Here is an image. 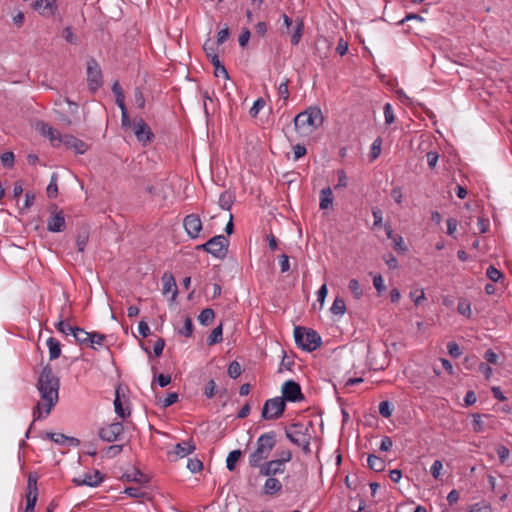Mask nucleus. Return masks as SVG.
Listing matches in <instances>:
<instances>
[{
    "label": "nucleus",
    "mask_w": 512,
    "mask_h": 512,
    "mask_svg": "<svg viewBox=\"0 0 512 512\" xmlns=\"http://www.w3.org/2000/svg\"><path fill=\"white\" fill-rule=\"evenodd\" d=\"M26 497V507L23 512H34V508L37 502V496H25Z\"/></svg>",
    "instance_id": "63"
},
{
    "label": "nucleus",
    "mask_w": 512,
    "mask_h": 512,
    "mask_svg": "<svg viewBox=\"0 0 512 512\" xmlns=\"http://www.w3.org/2000/svg\"><path fill=\"white\" fill-rule=\"evenodd\" d=\"M379 413L385 417L389 418L392 415V407L389 401H382L379 404Z\"/></svg>",
    "instance_id": "49"
},
{
    "label": "nucleus",
    "mask_w": 512,
    "mask_h": 512,
    "mask_svg": "<svg viewBox=\"0 0 512 512\" xmlns=\"http://www.w3.org/2000/svg\"><path fill=\"white\" fill-rule=\"evenodd\" d=\"M194 326L192 319L189 316L185 317L184 327L179 330V333L185 337H191L193 334Z\"/></svg>",
    "instance_id": "42"
},
{
    "label": "nucleus",
    "mask_w": 512,
    "mask_h": 512,
    "mask_svg": "<svg viewBox=\"0 0 512 512\" xmlns=\"http://www.w3.org/2000/svg\"><path fill=\"white\" fill-rule=\"evenodd\" d=\"M368 467L375 472H381L385 468V462L382 458L371 454L368 456Z\"/></svg>",
    "instance_id": "27"
},
{
    "label": "nucleus",
    "mask_w": 512,
    "mask_h": 512,
    "mask_svg": "<svg viewBox=\"0 0 512 512\" xmlns=\"http://www.w3.org/2000/svg\"><path fill=\"white\" fill-rule=\"evenodd\" d=\"M333 193L330 187L324 188L320 192V209H328L333 203Z\"/></svg>",
    "instance_id": "25"
},
{
    "label": "nucleus",
    "mask_w": 512,
    "mask_h": 512,
    "mask_svg": "<svg viewBox=\"0 0 512 512\" xmlns=\"http://www.w3.org/2000/svg\"><path fill=\"white\" fill-rule=\"evenodd\" d=\"M447 349H448L449 354L453 358H458L462 354V351H461L459 345L456 342H453V341L449 342L447 344Z\"/></svg>",
    "instance_id": "56"
},
{
    "label": "nucleus",
    "mask_w": 512,
    "mask_h": 512,
    "mask_svg": "<svg viewBox=\"0 0 512 512\" xmlns=\"http://www.w3.org/2000/svg\"><path fill=\"white\" fill-rule=\"evenodd\" d=\"M457 310L464 316L470 317L471 315L470 303L466 300H462L458 303Z\"/></svg>",
    "instance_id": "54"
},
{
    "label": "nucleus",
    "mask_w": 512,
    "mask_h": 512,
    "mask_svg": "<svg viewBox=\"0 0 512 512\" xmlns=\"http://www.w3.org/2000/svg\"><path fill=\"white\" fill-rule=\"evenodd\" d=\"M177 393H168L167 396L161 401V406L167 408L178 401Z\"/></svg>",
    "instance_id": "57"
},
{
    "label": "nucleus",
    "mask_w": 512,
    "mask_h": 512,
    "mask_svg": "<svg viewBox=\"0 0 512 512\" xmlns=\"http://www.w3.org/2000/svg\"><path fill=\"white\" fill-rule=\"evenodd\" d=\"M330 310L334 315H343L346 312L345 301L340 297H336Z\"/></svg>",
    "instance_id": "36"
},
{
    "label": "nucleus",
    "mask_w": 512,
    "mask_h": 512,
    "mask_svg": "<svg viewBox=\"0 0 512 512\" xmlns=\"http://www.w3.org/2000/svg\"><path fill=\"white\" fill-rule=\"evenodd\" d=\"M47 346L49 349V358L50 360H55L60 357L61 355V344L60 342L54 338L49 337L47 340Z\"/></svg>",
    "instance_id": "21"
},
{
    "label": "nucleus",
    "mask_w": 512,
    "mask_h": 512,
    "mask_svg": "<svg viewBox=\"0 0 512 512\" xmlns=\"http://www.w3.org/2000/svg\"><path fill=\"white\" fill-rule=\"evenodd\" d=\"M121 109V125L123 128L133 127V123L130 120L128 111L126 107H122Z\"/></svg>",
    "instance_id": "58"
},
{
    "label": "nucleus",
    "mask_w": 512,
    "mask_h": 512,
    "mask_svg": "<svg viewBox=\"0 0 512 512\" xmlns=\"http://www.w3.org/2000/svg\"><path fill=\"white\" fill-rule=\"evenodd\" d=\"M124 493L129 495L132 498H144L147 495L146 492L142 491L138 487H127L124 490Z\"/></svg>",
    "instance_id": "47"
},
{
    "label": "nucleus",
    "mask_w": 512,
    "mask_h": 512,
    "mask_svg": "<svg viewBox=\"0 0 512 512\" xmlns=\"http://www.w3.org/2000/svg\"><path fill=\"white\" fill-rule=\"evenodd\" d=\"M59 142L63 143L67 148L75 150L78 154H84L88 149V145L84 141L72 135L62 136V138H59Z\"/></svg>",
    "instance_id": "14"
},
{
    "label": "nucleus",
    "mask_w": 512,
    "mask_h": 512,
    "mask_svg": "<svg viewBox=\"0 0 512 512\" xmlns=\"http://www.w3.org/2000/svg\"><path fill=\"white\" fill-rule=\"evenodd\" d=\"M266 102L263 98H258L250 108L249 114L252 118H256L259 111L264 108Z\"/></svg>",
    "instance_id": "45"
},
{
    "label": "nucleus",
    "mask_w": 512,
    "mask_h": 512,
    "mask_svg": "<svg viewBox=\"0 0 512 512\" xmlns=\"http://www.w3.org/2000/svg\"><path fill=\"white\" fill-rule=\"evenodd\" d=\"M242 455L241 450H233L231 451L226 459V467L229 471H234L236 468V463L239 461L240 457Z\"/></svg>",
    "instance_id": "33"
},
{
    "label": "nucleus",
    "mask_w": 512,
    "mask_h": 512,
    "mask_svg": "<svg viewBox=\"0 0 512 512\" xmlns=\"http://www.w3.org/2000/svg\"><path fill=\"white\" fill-rule=\"evenodd\" d=\"M155 381L159 384L160 387H166L171 382V376L165 375V374H159L157 377L154 378L151 386L154 388Z\"/></svg>",
    "instance_id": "55"
},
{
    "label": "nucleus",
    "mask_w": 512,
    "mask_h": 512,
    "mask_svg": "<svg viewBox=\"0 0 512 512\" xmlns=\"http://www.w3.org/2000/svg\"><path fill=\"white\" fill-rule=\"evenodd\" d=\"M183 226L187 234L195 239L199 236L200 231L202 230V221L198 214H189L183 220Z\"/></svg>",
    "instance_id": "13"
},
{
    "label": "nucleus",
    "mask_w": 512,
    "mask_h": 512,
    "mask_svg": "<svg viewBox=\"0 0 512 512\" xmlns=\"http://www.w3.org/2000/svg\"><path fill=\"white\" fill-rule=\"evenodd\" d=\"M285 408V401L281 397L268 399L262 409V418L265 420L278 419L283 415Z\"/></svg>",
    "instance_id": "6"
},
{
    "label": "nucleus",
    "mask_w": 512,
    "mask_h": 512,
    "mask_svg": "<svg viewBox=\"0 0 512 512\" xmlns=\"http://www.w3.org/2000/svg\"><path fill=\"white\" fill-rule=\"evenodd\" d=\"M312 427V422L309 421L307 425L302 423H293L288 429H286V437L295 445H300L303 438H311L309 434V428Z\"/></svg>",
    "instance_id": "7"
},
{
    "label": "nucleus",
    "mask_w": 512,
    "mask_h": 512,
    "mask_svg": "<svg viewBox=\"0 0 512 512\" xmlns=\"http://www.w3.org/2000/svg\"><path fill=\"white\" fill-rule=\"evenodd\" d=\"M323 121L324 117L321 109L317 106H311L294 118V126L299 133L309 135L320 127Z\"/></svg>",
    "instance_id": "2"
},
{
    "label": "nucleus",
    "mask_w": 512,
    "mask_h": 512,
    "mask_svg": "<svg viewBox=\"0 0 512 512\" xmlns=\"http://www.w3.org/2000/svg\"><path fill=\"white\" fill-rule=\"evenodd\" d=\"M296 344L304 351L312 352L322 345L321 336L317 331L302 326L294 328Z\"/></svg>",
    "instance_id": "4"
},
{
    "label": "nucleus",
    "mask_w": 512,
    "mask_h": 512,
    "mask_svg": "<svg viewBox=\"0 0 512 512\" xmlns=\"http://www.w3.org/2000/svg\"><path fill=\"white\" fill-rule=\"evenodd\" d=\"M162 283L163 294H168L169 292H172V300H174L178 294V290L173 275L167 272L164 273L162 276Z\"/></svg>",
    "instance_id": "16"
},
{
    "label": "nucleus",
    "mask_w": 512,
    "mask_h": 512,
    "mask_svg": "<svg viewBox=\"0 0 512 512\" xmlns=\"http://www.w3.org/2000/svg\"><path fill=\"white\" fill-rule=\"evenodd\" d=\"M242 373L241 365L237 361H232L228 367V375L232 379L238 378Z\"/></svg>",
    "instance_id": "44"
},
{
    "label": "nucleus",
    "mask_w": 512,
    "mask_h": 512,
    "mask_svg": "<svg viewBox=\"0 0 512 512\" xmlns=\"http://www.w3.org/2000/svg\"><path fill=\"white\" fill-rule=\"evenodd\" d=\"M103 481V475L99 470H94L93 473H86L81 483H85L86 486L96 487Z\"/></svg>",
    "instance_id": "19"
},
{
    "label": "nucleus",
    "mask_w": 512,
    "mask_h": 512,
    "mask_svg": "<svg viewBox=\"0 0 512 512\" xmlns=\"http://www.w3.org/2000/svg\"><path fill=\"white\" fill-rule=\"evenodd\" d=\"M381 146H382V139L380 137H377L372 145H371V148H370V152H369V160L372 162L374 160H376L380 153H381Z\"/></svg>",
    "instance_id": "35"
},
{
    "label": "nucleus",
    "mask_w": 512,
    "mask_h": 512,
    "mask_svg": "<svg viewBox=\"0 0 512 512\" xmlns=\"http://www.w3.org/2000/svg\"><path fill=\"white\" fill-rule=\"evenodd\" d=\"M133 131L139 142L149 143L154 139L153 132L142 118L133 120Z\"/></svg>",
    "instance_id": "11"
},
{
    "label": "nucleus",
    "mask_w": 512,
    "mask_h": 512,
    "mask_svg": "<svg viewBox=\"0 0 512 512\" xmlns=\"http://www.w3.org/2000/svg\"><path fill=\"white\" fill-rule=\"evenodd\" d=\"M33 8L45 17L54 16L58 10L56 0H37L33 4Z\"/></svg>",
    "instance_id": "15"
},
{
    "label": "nucleus",
    "mask_w": 512,
    "mask_h": 512,
    "mask_svg": "<svg viewBox=\"0 0 512 512\" xmlns=\"http://www.w3.org/2000/svg\"><path fill=\"white\" fill-rule=\"evenodd\" d=\"M234 203V195L230 191H224L219 197V205L224 210H230Z\"/></svg>",
    "instance_id": "32"
},
{
    "label": "nucleus",
    "mask_w": 512,
    "mask_h": 512,
    "mask_svg": "<svg viewBox=\"0 0 512 512\" xmlns=\"http://www.w3.org/2000/svg\"><path fill=\"white\" fill-rule=\"evenodd\" d=\"M282 399L284 401L289 402H300L304 400V395L302 393L301 387L299 383L288 380L282 385Z\"/></svg>",
    "instance_id": "9"
},
{
    "label": "nucleus",
    "mask_w": 512,
    "mask_h": 512,
    "mask_svg": "<svg viewBox=\"0 0 512 512\" xmlns=\"http://www.w3.org/2000/svg\"><path fill=\"white\" fill-rule=\"evenodd\" d=\"M62 36L68 43H71V44L77 43V36L73 33V31L70 27L64 28V30L62 32Z\"/></svg>",
    "instance_id": "61"
},
{
    "label": "nucleus",
    "mask_w": 512,
    "mask_h": 512,
    "mask_svg": "<svg viewBox=\"0 0 512 512\" xmlns=\"http://www.w3.org/2000/svg\"><path fill=\"white\" fill-rule=\"evenodd\" d=\"M384 116H385V123L388 125L392 124L395 120L392 106L390 103H386L384 105Z\"/></svg>",
    "instance_id": "60"
},
{
    "label": "nucleus",
    "mask_w": 512,
    "mask_h": 512,
    "mask_svg": "<svg viewBox=\"0 0 512 512\" xmlns=\"http://www.w3.org/2000/svg\"><path fill=\"white\" fill-rule=\"evenodd\" d=\"M123 479H125L126 481L128 482H136V483H139V484H145V483H148L149 482V477L145 474H143L141 471L139 470H135L133 473L131 474H124L122 476Z\"/></svg>",
    "instance_id": "26"
},
{
    "label": "nucleus",
    "mask_w": 512,
    "mask_h": 512,
    "mask_svg": "<svg viewBox=\"0 0 512 512\" xmlns=\"http://www.w3.org/2000/svg\"><path fill=\"white\" fill-rule=\"evenodd\" d=\"M187 468L192 473H197L203 469V463L199 459H189L187 463Z\"/></svg>",
    "instance_id": "52"
},
{
    "label": "nucleus",
    "mask_w": 512,
    "mask_h": 512,
    "mask_svg": "<svg viewBox=\"0 0 512 512\" xmlns=\"http://www.w3.org/2000/svg\"><path fill=\"white\" fill-rule=\"evenodd\" d=\"M134 101L138 108L143 109L145 107V98L140 88L134 90Z\"/></svg>",
    "instance_id": "59"
},
{
    "label": "nucleus",
    "mask_w": 512,
    "mask_h": 512,
    "mask_svg": "<svg viewBox=\"0 0 512 512\" xmlns=\"http://www.w3.org/2000/svg\"><path fill=\"white\" fill-rule=\"evenodd\" d=\"M276 432L269 431L267 433L262 434L256 443V449L249 455V465L253 468L260 466V463L263 460H266L271 451L276 446Z\"/></svg>",
    "instance_id": "3"
},
{
    "label": "nucleus",
    "mask_w": 512,
    "mask_h": 512,
    "mask_svg": "<svg viewBox=\"0 0 512 512\" xmlns=\"http://www.w3.org/2000/svg\"><path fill=\"white\" fill-rule=\"evenodd\" d=\"M67 329L73 334L76 342L88 345L89 340H91V333L80 327L67 326Z\"/></svg>",
    "instance_id": "17"
},
{
    "label": "nucleus",
    "mask_w": 512,
    "mask_h": 512,
    "mask_svg": "<svg viewBox=\"0 0 512 512\" xmlns=\"http://www.w3.org/2000/svg\"><path fill=\"white\" fill-rule=\"evenodd\" d=\"M289 80L285 79L278 86V95L283 100H287L289 98V88H288Z\"/></svg>",
    "instance_id": "48"
},
{
    "label": "nucleus",
    "mask_w": 512,
    "mask_h": 512,
    "mask_svg": "<svg viewBox=\"0 0 512 512\" xmlns=\"http://www.w3.org/2000/svg\"><path fill=\"white\" fill-rule=\"evenodd\" d=\"M296 22V26L293 30V33L291 35V38H290V42L292 45H298L299 42L301 41V38L303 36V33H304V21L302 18H297L295 20Z\"/></svg>",
    "instance_id": "22"
},
{
    "label": "nucleus",
    "mask_w": 512,
    "mask_h": 512,
    "mask_svg": "<svg viewBox=\"0 0 512 512\" xmlns=\"http://www.w3.org/2000/svg\"><path fill=\"white\" fill-rule=\"evenodd\" d=\"M210 254L218 259H224L228 252L229 240L224 235H217L207 241Z\"/></svg>",
    "instance_id": "8"
},
{
    "label": "nucleus",
    "mask_w": 512,
    "mask_h": 512,
    "mask_svg": "<svg viewBox=\"0 0 512 512\" xmlns=\"http://www.w3.org/2000/svg\"><path fill=\"white\" fill-rule=\"evenodd\" d=\"M37 480L38 476L36 473H29L28 481H27V492L25 496H37L38 497V488H37Z\"/></svg>",
    "instance_id": "29"
},
{
    "label": "nucleus",
    "mask_w": 512,
    "mask_h": 512,
    "mask_svg": "<svg viewBox=\"0 0 512 512\" xmlns=\"http://www.w3.org/2000/svg\"><path fill=\"white\" fill-rule=\"evenodd\" d=\"M46 437L58 444H65L66 442H68L70 445H74V446L79 444V440L77 438L68 437L61 433H59V434L47 433Z\"/></svg>",
    "instance_id": "23"
},
{
    "label": "nucleus",
    "mask_w": 512,
    "mask_h": 512,
    "mask_svg": "<svg viewBox=\"0 0 512 512\" xmlns=\"http://www.w3.org/2000/svg\"><path fill=\"white\" fill-rule=\"evenodd\" d=\"M486 275L493 282H497L503 277V274L496 267H494L492 265H490L487 268Z\"/></svg>",
    "instance_id": "46"
},
{
    "label": "nucleus",
    "mask_w": 512,
    "mask_h": 512,
    "mask_svg": "<svg viewBox=\"0 0 512 512\" xmlns=\"http://www.w3.org/2000/svg\"><path fill=\"white\" fill-rule=\"evenodd\" d=\"M105 338H106V336L104 334H101L98 332H92L91 340H89L88 346L95 349V347L93 345L94 344L102 345Z\"/></svg>",
    "instance_id": "53"
},
{
    "label": "nucleus",
    "mask_w": 512,
    "mask_h": 512,
    "mask_svg": "<svg viewBox=\"0 0 512 512\" xmlns=\"http://www.w3.org/2000/svg\"><path fill=\"white\" fill-rule=\"evenodd\" d=\"M39 126H40V130H41L42 134L44 136L48 137L52 142H54V141L59 142V138H62L60 132L58 130L54 129L53 127H51L49 124L40 122Z\"/></svg>",
    "instance_id": "24"
},
{
    "label": "nucleus",
    "mask_w": 512,
    "mask_h": 512,
    "mask_svg": "<svg viewBox=\"0 0 512 512\" xmlns=\"http://www.w3.org/2000/svg\"><path fill=\"white\" fill-rule=\"evenodd\" d=\"M272 476L282 474L285 471V464L277 459L269 461Z\"/></svg>",
    "instance_id": "43"
},
{
    "label": "nucleus",
    "mask_w": 512,
    "mask_h": 512,
    "mask_svg": "<svg viewBox=\"0 0 512 512\" xmlns=\"http://www.w3.org/2000/svg\"><path fill=\"white\" fill-rule=\"evenodd\" d=\"M89 240V233L87 230H82L78 233L76 238V245L79 252H83Z\"/></svg>",
    "instance_id": "37"
},
{
    "label": "nucleus",
    "mask_w": 512,
    "mask_h": 512,
    "mask_svg": "<svg viewBox=\"0 0 512 512\" xmlns=\"http://www.w3.org/2000/svg\"><path fill=\"white\" fill-rule=\"evenodd\" d=\"M203 50L205 51L206 53V56L210 59V62L212 63V65L214 64H217L218 62H220L219 60V56L218 54L216 53V50L215 48L213 47V44L210 43L209 40H207L204 45H203Z\"/></svg>",
    "instance_id": "34"
},
{
    "label": "nucleus",
    "mask_w": 512,
    "mask_h": 512,
    "mask_svg": "<svg viewBox=\"0 0 512 512\" xmlns=\"http://www.w3.org/2000/svg\"><path fill=\"white\" fill-rule=\"evenodd\" d=\"M87 82L91 93H95L103 85L102 71L94 58L87 61Z\"/></svg>",
    "instance_id": "5"
},
{
    "label": "nucleus",
    "mask_w": 512,
    "mask_h": 512,
    "mask_svg": "<svg viewBox=\"0 0 512 512\" xmlns=\"http://www.w3.org/2000/svg\"><path fill=\"white\" fill-rule=\"evenodd\" d=\"M349 290L353 294V297L357 300H359L363 296V290L359 284V281L357 279H351L349 281L348 285Z\"/></svg>",
    "instance_id": "40"
},
{
    "label": "nucleus",
    "mask_w": 512,
    "mask_h": 512,
    "mask_svg": "<svg viewBox=\"0 0 512 512\" xmlns=\"http://www.w3.org/2000/svg\"><path fill=\"white\" fill-rule=\"evenodd\" d=\"M112 92L116 98V104L119 108L126 107L125 105V95L122 87L120 86L118 81H115L112 85Z\"/></svg>",
    "instance_id": "31"
},
{
    "label": "nucleus",
    "mask_w": 512,
    "mask_h": 512,
    "mask_svg": "<svg viewBox=\"0 0 512 512\" xmlns=\"http://www.w3.org/2000/svg\"><path fill=\"white\" fill-rule=\"evenodd\" d=\"M215 318V312L212 308H205L201 311L198 316V320L201 325L208 326L210 325Z\"/></svg>",
    "instance_id": "30"
},
{
    "label": "nucleus",
    "mask_w": 512,
    "mask_h": 512,
    "mask_svg": "<svg viewBox=\"0 0 512 512\" xmlns=\"http://www.w3.org/2000/svg\"><path fill=\"white\" fill-rule=\"evenodd\" d=\"M124 426L121 422H113L98 431V436L105 442H114L123 433Z\"/></svg>",
    "instance_id": "10"
},
{
    "label": "nucleus",
    "mask_w": 512,
    "mask_h": 512,
    "mask_svg": "<svg viewBox=\"0 0 512 512\" xmlns=\"http://www.w3.org/2000/svg\"><path fill=\"white\" fill-rule=\"evenodd\" d=\"M114 406H115V412L116 414L121 417L122 419H125L126 417H128L130 415V411H125V409L123 408V405H122V402L120 400V397H119V392L116 391V397H115V400H114Z\"/></svg>",
    "instance_id": "41"
},
{
    "label": "nucleus",
    "mask_w": 512,
    "mask_h": 512,
    "mask_svg": "<svg viewBox=\"0 0 512 512\" xmlns=\"http://www.w3.org/2000/svg\"><path fill=\"white\" fill-rule=\"evenodd\" d=\"M36 388L41 400L33 408L34 421L42 418V410L45 415H49L59 400L60 379L54 374L49 364L43 367Z\"/></svg>",
    "instance_id": "1"
},
{
    "label": "nucleus",
    "mask_w": 512,
    "mask_h": 512,
    "mask_svg": "<svg viewBox=\"0 0 512 512\" xmlns=\"http://www.w3.org/2000/svg\"><path fill=\"white\" fill-rule=\"evenodd\" d=\"M497 455L499 457V460L502 464H504L507 459L509 458L510 451L509 449L504 445H498L496 448Z\"/></svg>",
    "instance_id": "50"
},
{
    "label": "nucleus",
    "mask_w": 512,
    "mask_h": 512,
    "mask_svg": "<svg viewBox=\"0 0 512 512\" xmlns=\"http://www.w3.org/2000/svg\"><path fill=\"white\" fill-rule=\"evenodd\" d=\"M281 489V482L278 479L274 478V476H272L270 478H267V480L265 481L263 492L266 495H275L278 492H280Z\"/></svg>",
    "instance_id": "18"
},
{
    "label": "nucleus",
    "mask_w": 512,
    "mask_h": 512,
    "mask_svg": "<svg viewBox=\"0 0 512 512\" xmlns=\"http://www.w3.org/2000/svg\"><path fill=\"white\" fill-rule=\"evenodd\" d=\"M65 217L62 210L56 205L51 206V215L47 221V229L50 232H62L65 229Z\"/></svg>",
    "instance_id": "12"
},
{
    "label": "nucleus",
    "mask_w": 512,
    "mask_h": 512,
    "mask_svg": "<svg viewBox=\"0 0 512 512\" xmlns=\"http://www.w3.org/2000/svg\"><path fill=\"white\" fill-rule=\"evenodd\" d=\"M195 450V445H193L189 441H183L181 443H178L174 447V454L178 457H185L189 454H191Z\"/></svg>",
    "instance_id": "20"
},
{
    "label": "nucleus",
    "mask_w": 512,
    "mask_h": 512,
    "mask_svg": "<svg viewBox=\"0 0 512 512\" xmlns=\"http://www.w3.org/2000/svg\"><path fill=\"white\" fill-rule=\"evenodd\" d=\"M123 450V445H111L105 448L104 455L107 457H115Z\"/></svg>",
    "instance_id": "51"
},
{
    "label": "nucleus",
    "mask_w": 512,
    "mask_h": 512,
    "mask_svg": "<svg viewBox=\"0 0 512 512\" xmlns=\"http://www.w3.org/2000/svg\"><path fill=\"white\" fill-rule=\"evenodd\" d=\"M69 309V307H67L66 305L62 307L61 309V314H60V319L59 321L56 323L55 327L56 329L60 332V333H63L65 335H68L69 333H71L68 329H67V326H69L68 324L65 323V321L63 320V317L65 316L66 314V310Z\"/></svg>",
    "instance_id": "39"
},
{
    "label": "nucleus",
    "mask_w": 512,
    "mask_h": 512,
    "mask_svg": "<svg viewBox=\"0 0 512 512\" xmlns=\"http://www.w3.org/2000/svg\"><path fill=\"white\" fill-rule=\"evenodd\" d=\"M222 335H223V326L222 323H220L217 327H215L210 335L207 338V344L209 346L215 345L217 343H220L222 341Z\"/></svg>",
    "instance_id": "28"
},
{
    "label": "nucleus",
    "mask_w": 512,
    "mask_h": 512,
    "mask_svg": "<svg viewBox=\"0 0 512 512\" xmlns=\"http://www.w3.org/2000/svg\"><path fill=\"white\" fill-rule=\"evenodd\" d=\"M469 512H492L491 507L484 503H476L471 506Z\"/></svg>",
    "instance_id": "64"
},
{
    "label": "nucleus",
    "mask_w": 512,
    "mask_h": 512,
    "mask_svg": "<svg viewBox=\"0 0 512 512\" xmlns=\"http://www.w3.org/2000/svg\"><path fill=\"white\" fill-rule=\"evenodd\" d=\"M57 179V174L53 173V175L51 176L50 183L46 189V193L49 198H55L58 195Z\"/></svg>",
    "instance_id": "38"
},
{
    "label": "nucleus",
    "mask_w": 512,
    "mask_h": 512,
    "mask_svg": "<svg viewBox=\"0 0 512 512\" xmlns=\"http://www.w3.org/2000/svg\"><path fill=\"white\" fill-rule=\"evenodd\" d=\"M393 241V247L397 252L404 253L407 247L404 245L403 238L400 235H396Z\"/></svg>",
    "instance_id": "62"
}]
</instances>
